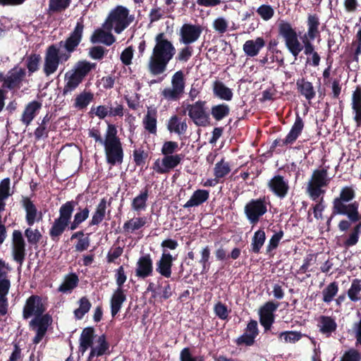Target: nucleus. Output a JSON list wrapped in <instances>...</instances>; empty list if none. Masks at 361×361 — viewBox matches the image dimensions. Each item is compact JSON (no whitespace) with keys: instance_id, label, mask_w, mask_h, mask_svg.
<instances>
[{"instance_id":"f257e3e1","label":"nucleus","mask_w":361,"mask_h":361,"mask_svg":"<svg viewBox=\"0 0 361 361\" xmlns=\"http://www.w3.org/2000/svg\"><path fill=\"white\" fill-rule=\"evenodd\" d=\"M78 202L75 200L67 201L61 204L59 210V216L54 219L49 230V235L53 241H58L66 230L74 231L82 223L87 220L90 215V208L86 206L83 208L79 207L73 216V214Z\"/></svg>"},{"instance_id":"f03ea898","label":"nucleus","mask_w":361,"mask_h":361,"mask_svg":"<svg viewBox=\"0 0 361 361\" xmlns=\"http://www.w3.org/2000/svg\"><path fill=\"white\" fill-rule=\"evenodd\" d=\"M154 41L147 68L152 75H158L166 71L167 65L176 54V48L164 32L157 34Z\"/></svg>"},{"instance_id":"7ed1b4c3","label":"nucleus","mask_w":361,"mask_h":361,"mask_svg":"<svg viewBox=\"0 0 361 361\" xmlns=\"http://www.w3.org/2000/svg\"><path fill=\"white\" fill-rule=\"evenodd\" d=\"M117 133L116 126L108 124L103 145L106 161L111 166L122 164L124 157L122 142Z\"/></svg>"},{"instance_id":"20e7f679","label":"nucleus","mask_w":361,"mask_h":361,"mask_svg":"<svg viewBox=\"0 0 361 361\" xmlns=\"http://www.w3.org/2000/svg\"><path fill=\"white\" fill-rule=\"evenodd\" d=\"M96 68V63H91L86 60L77 62L72 70L65 73V85L62 90V94L66 96L75 91L85 77Z\"/></svg>"},{"instance_id":"39448f33","label":"nucleus","mask_w":361,"mask_h":361,"mask_svg":"<svg viewBox=\"0 0 361 361\" xmlns=\"http://www.w3.org/2000/svg\"><path fill=\"white\" fill-rule=\"evenodd\" d=\"M355 197V190L353 185H346L341 189L339 195L332 202V213H345L354 216L359 211V203L356 201L351 202Z\"/></svg>"},{"instance_id":"423d86ee","label":"nucleus","mask_w":361,"mask_h":361,"mask_svg":"<svg viewBox=\"0 0 361 361\" xmlns=\"http://www.w3.org/2000/svg\"><path fill=\"white\" fill-rule=\"evenodd\" d=\"M278 35L283 38L288 51L296 59L303 50L296 29L290 23L281 20L278 23Z\"/></svg>"},{"instance_id":"0eeeda50","label":"nucleus","mask_w":361,"mask_h":361,"mask_svg":"<svg viewBox=\"0 0 361 361\" xmlns=\"http://www.w3.org/2000/svg\"><path fill=\"white\" fill-rule=\"evenodd\" d=\"M329 182L327 169H315L307 182L306 192L313 201L318 202L319 197L324 196L325 193L323 188H326Z\"/></svg>"},{"instance_id":"6e6552de","label":"nucleus","mask_w":361,"mask_h":361,"mask_svg":"<svg viewBox=\"0 0 361 361\" xmlns=\"http://www.w3.org/2000/svg\"><path fill=\"white\" fill-rule=\"evenodd\" d=\"M70 59L69 54H60L59 48L54 44L49 46L45 52L43 71L47 76L54 73L60 62L67 61Z\"/></svg>"},{"instance_id":"1a4fd4ad","label":"nucleus","mask_w":361,"mask_h":361,"mask_svg":"<svg viewBox=\"0 0 361 361\" xmlns=\"http://www.w3.org/2000/svg\"><path fill=\"white\" fill-rule=\"evenodd\" d=\"M267 204L266 196L252 199L245 204L244 213L251 224H257L261 217L267 212Z\"/></svg>"},{"instance_id":"9d476101","label":"nucleus","mask_w":361,"mask_h":361,"mask_svg":"<svg viewBox=\"0 0 361 361\" xmlns=\"http://www.w3.org/2000/svg\"><path fill=\"white\" fill-rule=\"evenodd\" d=\"M133 16H129V10L123 6H117L109 15L107 24L112 27L114 24V31L117 34L123 32L133 20Z\"/></svg>"},{"instance_id":"9b49d317","label":"nucleus","mask_w":361,"mask_h":361,"mask_svg":"<svg viewBox=\"0 0 361 361\" xmlns=\"http://www.w3.org/2000/svg\"><path fill=\"white\" fill-rule=\"evenodd\" d=\"M171 87H166L161 92L163 98L168 102L178 101L185 90L184 74L182 71L176 72L171 78Z\"/></svg>"},{"instance_id":"f8f14e48","label":"nucleus","mask_w":361,"mask_h":361,"mask_svg":"<svg viewBox=\"0 0 361 361\" xmlns=\"http://www.w3.org/2000/svg\"><path fill=\"white\" fill-rule=\"evenodd\" d=\"M206 104V101L198 100L186 106L188 116L197 126L206 127L210 123L209 114L207 111Z\"/></svg>"},{"instance_id":"ddd939ff","label":"nucleus","mask_w":361,"mask_h":361,"mask_svg":"<svg viewBox=\"0 0 361 361\" xmlns=\"http://www.w3.org/2000/svg\"><path fill=\"white\" fill-rule=\"evenodd\" d=\"M46 308L42 303V298L37 295H30L25 301L23 309V317L24 319H28L32 316H35L33 319H42Z\"/></svg>"},{"instance_id":"4468645a","label":"nucleus","mask_w":361,"mask_h":361,"mask_svg":"<svg viewBox=\"0 0 361 361\" xmlns=\"http://www.w3.org/2000/svg\"><path fill=\"white\" fill-rule=\"evenodd\" d=\"M84 28L83 18L81 17L78 19L75 27L66 40L64 42H60V45L62 46L63 44V47L66 51L65 54H69L71 56V54L76 50L77 47L82 42Z\"/></svg>"},{"instance_id":"2eb2a0df","label":"nucleus","mask_w":361,"mask_h":361,"mask_svg":"<svg viewBox=\"0 0 361 361\" xmlns=\"http://www.w3.org/2000/svg\"><path fill=\"white\" fill-rule=\"evenodd\" d=\"M279 305L278 302L268 301L259 309V320L260 324L264 328V333H268V331L271 330V325L274 324L275 320L274 312L276 311Z\"/></svg>"},{"instance_id":"dca6fc26","label":"nucleus","mask_w":361,"mask_h":361,"mask_svg":"<svg viewBox=\"0 0 361 361\" xmlns=\"http://www.w3.org/2000/svg\"><path fill=\"white\" fill-rule=\"evenodd\" d=\"M25 77V68L16 66L8 71L1 89L8 90H18L21 87Z\"/></svg>"},{"instance_id":"f3484780","label":"nucleus","mask_w":361,"mask_h":361,"mask_svg":"<svg viewBox=\"0 0 361 361\" xmlns=\"http://www.w3.org/2000/svg\"><path fill=\"white\" fill-rule=\"evenodd\" d=\"M303 128L304 122L302 118L298 114H297L295 122L285 139H276L272 142L270 149L273 150L277 146L283 147L288 145H293L301 135Z\"/></svg>"},{"instance_id":"a211bd4d","label":"nucleus","mask_w":361,"mask_h":361,"mask_svg":"<svg viewBox=\"0 0 361 361\" xmlns=\"http://www.w3.org/2000/svg\"><path fill=\"white\" fill-rule=\"evenodd\" d=\"M183 157L182 154L164 156L161 160L157 159L154 162L152 169L159 174L168 173L180 164Z\"/></svg>"},{"instance_id":"6ab92c4d","label":"nucleus","mask_w":361,"mask_h":361,"mask_svg":"<svg viewBox=\"0 0 361 361\" xmlns=\"http://www.w3.org/2000/svg\"><path fill=\"white\" fill-rule=\"evenodd\" d=\"M269 190L280 199L285 198L290 190L289 183L281 175H275L267 183Z\"/></svg>"},{"instance_id":"aec40b11","label":"nucleus","mask_w":361,"mask_h":361,"mask_svg":"<svg viewBox=\"0 0 361 361\" xmlns=\"http://www.w3.org/2000/svg\"><path fill=\"white\" fill-rule=\"evenodd\" d=\"M258 335L259 329L257 322L251 319L247 324L244 333L235 340V343L238 346H252L254 345L255 338Z\"/></svg>"},{"instance_id":"412c9836","label":"nucleus","mask_w":361,"mask_h":361,"mask_svg":"<svg viewBox=\"0 0 361 361\" xmlns=\"http://www.w3.org/2000/svg\"><path fill=\"white\" fill-rule=\"evenodd\" d=\"M13 259L22 266L25 257V242L21 231L14 230L12 235Z\"/></svg>"},{"instance_id":"4be33fe9","label":"nucleus","mask_w":361,"mask_h":361,"mask_svg":"<svg viewBox=\"0 0 361 361\" xmlns=\"http://www.w3.org/2000/svg\"><path fill=\"white\" fill-rule=\"evenodd\" d=\"M20 204L25 211V220L27 225L31 226L36 221L42 219V213L38 212L36 205L29 197L22 196Z\"/></svg>"},{"instance_id":"5701e85b","label":"nucleus","mask_w":361,"mask_h":361,"mask_svg":"<svg viewBox=\"0 0 361 361\" xmlns=\"http://www.w3.org/2000/svg\"><path fill=\"white\" fill-rule=\"evenodd\" d=\"M153 261L150 254L142 255L136 263L135 276L145 279L153 275Z\"/></svg>"},{"instance_id":"b1692460","label":"nucleus","mask_w":361,"mask_h":361,"mask_svg":"<svg viewBox=\"0 0 361 361\" xmlns=\"http://www.w3.org/2000/svg\"><path fill=\"white\" fill-rule=\"evenodd\" d=\"M52 323V318L49 314H45L42 319H32L30 326L37 327L36 334L32 339L34 344H38L45 336L48 327Z\"/></svg>"},{"instance_id":"393cba45","label":"nucleus","mask_w":361,"mask_h":361,"mask_svg":"<svg viewBox=\"0 0 361 361\" xmlns=\"http://www.w3.org/2000/svg\"><path fill=\"white\" fill-rule=\"evenodd\" d=\"M202 29L200 25L185 23L180 28V41L185 44H190L196 42L200 37Z\"/></svg>"},{"instance_id":"a878e982","label":"nucleus","mask_w":361,"mask_h":361,"mask_svg":"<svg viewBox=\"0 0 361 361\" xmlns=\"http://www.w3.org/2000/svg\"><path fill=\"white\" fill-rule=\"evenodd\" d=\"M176 259L171 254L164 250L160 259L156 263V271L165 278H170L173 262Z\"/></svg>"},{"instance_id":"bb28decb","label":"nucleus","mask_w":361,"mask_h":361,"mask_svg":"<svg viewBox=\"0 0 361 361\" xmlns=\"http://www.w3.org/2000/svg\"><path fill=\"white\" fill-rule=\"evenodd\" d=\"M42 104L37 100L29 102L25 107L20 118L21 122L28 126L41 109Z\"/></svg>"},{"instance_id":"cd10ccee","label":"nucleus","mask_w":361,"mask_h":361,"mask_svg":"<svg viewBox=\"0 0 361 361\" xmlns=\"http://www.w3.org/2000/svg\"><path fill=\"white\" fill-rule=\"evenodd\" d=\"M306 24L307 30L302 36H306L307 38L310 39H316L320 37V21L319 17L317 14H308Z\"/></svg>"},{"instance_id":"c85d7f7f","label":"nucleus","mask_w":361,"mask_h":361,"mask_svg":"<svg viewBox=\"0 0 361 361\" xmlns=\"http://www.w3.org/2000/svg\"><path fill=\"white\" fill-rule=\"evenodd\" d=\"M266 43L263 37H257L255 40H247L243 44V51L246 56L254 57L265 46Z\"/></svg>"},{"instance_id":"c756f323","label":"nucleus","mask_w":361,"mask_h":361,"mask_svg":"<svg viewBox=\"0 0 361 361\" xmlns=\"http://www.w3.org/2000/svg\"><path fill=\"white\" fill-rule=\"evenodd\" d=\"M11 287L8 279L0 280V315L5 316L8 312V302L7 295Z\"/></svg>"},{"instance_id":"7c9ffc66","label":"nucleus","mask_w":361,"mask_h":361,"mask_svg":"<svg viewBox=\"0 0 361 361\" xmlns=\"http://www.w3.org/2000/svg\"><path fill=\"white\" fill-rule=\"evenodd\" d=\"M126 300V295L123 288H116L114 292L111 300V314L114 317L121 310L123 303Z\"/></svg>"},{"instance_id":"2f4dec72","label":"nucleus","mask_w":361,"mask_h":361,"mask_svg":"<svg viewBox=\"0 0 361 361\" xmlns=\"http://www.w3.org/2000/svg\"><path fill=\"white\" fill-rule=\"evenodd\" d=\"M142 123L145 129L151 134L155 135L157 131V111L156 109L148 108L144 116Z\"/></svg>"},{"instance_id":"473e14b6","label":"nucleus","mask_w":361,"mask_h":361,"mask_svg":"<svg viewBox=\"0 0 361 361\" xmlns=\"http://www.w3.org/2000/svg\"><path fill=\"white\" fill-rule=\"evenodd\" d=\"M98 345L92 347L91 348L90 355L87 359V361H96L94 360V357H100L106 353L109 350V344L106 341V336L102 334L99 336L97 339Z\"/></svg>"},{"instance_id":"72a5a7b5","label":"nucleus","mask_w":361,"mask_h":361,"mask_svg":"<svg viewBox=\"0 0 361 361\" xmlns=\"http://www.w3.org/2000/svg\"><path fill=\"white\" fill-rule=\"evenodd\" d=\"M167 129L170 133L183 135L186 133L188 130V125L185 119L181 121V118L177 115H173L168 121Z\"/></svg>"},{"instance_id":"f704fd0d","label":"nucleus","mask_w":361,"mask_h":361,"mask_svg":"<svg viewBox=\"0 0 361 361\" xmlns=\"http://www.w3.org/2000/svg\"><path fill=\"white\" fill-rule=\"evenodd\" d=\"M209 197L208 190L198 189L196 190L190 197V199L183 205L184 208L198 207L207 202Z\"/></svg>"},{"instance_id":"c9c22d12","label":"nucleus","mask_w":361,"mask_h":361,"mask_svg":"<svg viewBox=\"0 0 361 361\" xmlns=\"http://www.w3.org/2000/svg\"><path fill=\"white\" fill-rule=\"evenodd\" d=\"M79 283L78 276L73 272L66 274L63 283L58 288V291L63 293H71Z\"/></svg>"},{"instance_id":"e433bc0d","label":"nucleus","mask_w":361,"mask_h":361,"mask_svg":"<svg viewBox=\"0 0 361 361\" xmlns=\"http://www.w3.org/2000/svg\"><path fill=\"white\" fill-rule=\"evenodd\" d=\"M90 41L93 44L100 42L106 46H110L116 41V38L111 32L98 29L92 35Z\"/></svg>"},{"instance_id":"4c0bfd02","label":"nucleus","mask_w":361,"mask_h":361,"mask_svg":"<svg viewBox=\"0 0 361 361\" xmlns=\"http://www.w3.org/2000/svg\"><path fill=\"white\" fill-rule=\"evenodd\" d=\"M296 86L298 92L305 97L307 100L310 101L314 98L316 92L312 82L302 78L297 80Z\"/></svg>"},{"instance_id":"58836bf2","label":"nucleus","mask_w":361,"mask_h":361,"mask_svg":"<svg viewBox=\"0 0 361 361\" xmlns=\"http://www.w3.org/2000/svg\"><path fill=\"white\" fill-rule=\"evenodd\" d=\"M94 337V329L93 327L85 328L80 337V350L82 353H85L89 348L93 345V341Z\"/></svg>"},{"instance_id":"ea45409f","label":"nucleus","mask_w":361,"mask_h":361,"mask_svg":"<svg viewBox=\"0 0 361 361\" xmlns=\"http://www.w3.org/2000/svg\"><path fill=\"white\" fill-rule=\"evenodd\" d=\"M106 210V200L105 198H102L93 212L92 219L88 223V226L91 227L100 224L105 218Z\"/></svg>"},{"instance_id":"a19ab883","label":"nucleus","mask_w":361,"mask_h":361,"mask_svg":"<svg viewBox=\"0 0 361 361\" xmlns=\"http://www.w3.org/2000/svg\"><path fill=\"white\" fill-rule=\"evenodd\" d=\"M148 197L149 187L147 185L142 190H141L138 195L133 198L131 203L132 209L137 212L145 211L147 208Z\"/></svg>"},{"instance_id":"79ce46f5","label":"nucleus","mask_w":361,"mask_h":361,"mask_svg":"<svg viewBox=\"0 0 361 361\" xmlns=\"http://www.w3.org/2000/svg\"><path fill=\"white\" fill-rule=\"evenodd\" d=\"M350 212L349 210H347L345 214L332 213V215H343L348 217V219H342L338 222V228L341 232H346L351 227L352 224L357 223L361 220V214L359 211H357V213L353 216L349 214Z\"/></svg>"},{"instance_id":"37998d69","label":"nucleus","mask_w":361,"mask_h":361,"mask_svg":"<svg viewBox=\"0 0 361 361\" xmlns=\"http://www.w3.org/2000/svg\"><path fill=\"white\" fill-rule=\"evenodd\" d=\"M319 331L329 336L337 329V324L335 319L329 316L322 315L319 319Z\"/></svg>"},{"instance_id":"c03bdc74","label":"nucleus","mask_w":361,"mask_h":361,"mask_svg":"<svg viewBox=\"0 0 361 361\" xmlns=\"http://www.w3.org/2000/svg\"><path fill=\"white\" fill-rule=\"evenodd\" d=\"M214 94L222 100L231 101L233 98L231 89L226 87L223 82L216 80L213 84Z\"/></svg>"},{"instance_id":"a18cd8bd","label":"nucleus","mask_w":361,"mask_h":361,"mask_svg":"<svg viewBox=\"0 0 361 361\" xmlns=\"http://www.w3.org/2000/svg\"><path fill=\"white\" fill-rule=\"evenodd\" d=\"M94 94L91 91H82L77 94L75 99L73 106L75 109L83 110L93 101Z\"/></svg>"},{"instance_id":"49530a36","label":"nucleus","mask_w":361,"mask_h":361,"mask_svg":"<svg viewBox=\"0 0 361 361\" xmlns=\"http://www.w3.org/2000/svg\"><path fill=\"white\" fill-rule=\"evenodd\" d=\"M266 240V234L263 228H259L255 232L250 245V251L255 254L260 253Z\"/></svg>"},{"instance_id":"de8ad7c7","label":"nucleus","mask_w":361,"mask_h":361,"mask_svg":"<svg viewBox=\"0 0 361 361\" xmlns=\"http://www.w3.org/2000/svg\"><path fill=\"white\" fill-rule=\"evenodd\" d=\"M241 253V250L238 247H234L230 254H227L226 250L221 245L215 251V257L219 261H224L228 259H237Z\"/></svg>"},{"instance_id":"09e8293b","label":"nucleus","mask_w":361,"mask_h":361,"mask_svg":"<svg viewBox=\"0 0 361 361\" xmlns=\"http://www.w3.org/2000/svg\"><path fill=\"white\" fill-rule=\"evenodd\" d=\"M147 224V217H137L131 219L126 221L123 224V230L125 232L133 233L135 231L139 230Z\"/></svg>"},{"instance_id":"8fccbe9b","label":"nucleus","mask_w":361,"mask_h":361,"mask_svg":"<svg viewBox=\"0 0 361 361\" xmlns=\"http://www.w3.org/2000/svg\"><path fill=\"white\" fill-rule=\"evenodd\" d=\"M230 113V108L226 104L214 105L211 108V115L216 121H220L227 117Z\"/></svg>"},{"instance_id":"3c124183","label":"nucleus","mask_w":361,"mask_h":361,"mask_svg":"<svg viewBox=\"0 0 361 361\" xmlns=\"http://www.w3.org/2000/svg\"><path fill=\"white\" fill-rule=\"evenodd\" d=\"M78 308L73 312L74 317L76 319H82L84 316L90 311L92 304L86 296H83L78 300Z\"/></svg>"},{"instance_id":"603ef678","label":"nucleus","mask_w":361,"mask_h":361,"mask_svg":"<svg viewBox=\"0 0 361 361\" xmlns=\"http://www.w3.org/2000/svg\"><path fill=\"white\" fill-rule=\"evenodd\" d=\"M347 294L352 302H357L361 300V279H355L353 280Z\"/></svg>"},{"instance_id":"864d4df0","label":"nucleus","mask_w":361,"mask_h":361,"mask_svg":"<svg viewBox=\"0 0 361 361\" xmlns=\"http://www.w3.org/2000/svg\"><path fill=\"white\" fill-rule=\"evenodd\" d=\"M231 171L228 162L225 161L224 159L218 161L214 168V176L216 178L220 179L227 176Z\"/></svg>"},{"instance_id":"5fc2aeb1","label":"nucleus","mask_w":361,"mask_h":361,"mask_svg":"<svg viewBox=\"0 0 361 361\" xmlns=\"http://www.w3.org/2000/svg\"><path fill=\"white\" fill-rule=\"evenodd\" d=\"M338 291V286L336 281L330 283L323 290V301L326 303L331 302Z\"/></svg>"},{"instance_id":"6e6d98bb","label":"nucleus","mask_w":361,"mask_h":361,"mask_svg":"<svg viewBox=\"0 0 361 361\" xmlns=\"http://www.w3.org/2000/svg\"><path fill=\"white\" fill-rule=\"evenodd\" d=\"M302 338V334L299 331H286L279 334V341L283 343H295Z\"/></svg>"},{"instance_id":"4d7b16f0","label":"nucleus","mask_w":361,"mask_h":361,"mask_svg":"<svg viewBox=\"0 0 361 361\" xmlns=\"http://www.w3.org/2000/svg\"><path fill=\"white\" fill-rule=\"evenodd\" d=\"M71 0H49V10L52 13H61L68 8Z\"/></svg>"},{"instance_id":"13d9d810","label":"nucleus","mask_w":361,"mask_h":361,"mask_svg":"<svg viewBox=\"0 0 361 361\" xmlns=\"http://www.w3.org/2000/svg\"><path fill=\"white\" fill-rule=\"evenodd\" d=\"M40 61L39 54H31L27 57L25 63L30 75L38 71Z\"/></svg>"},{"instance_id":"bf43d9fd","label":"nucleus","mask_w":361,"mask_h":361,"mask_svg":"<svg viewBox=\"0 0 361 361\" xmlns=\"http://www.w3.org/2000/svg\"><path fill=\"white\" fill-rule=\"evenodd\" d=\"M284 235L283 231L280 228V230L277 232H275L274 234L271 237L269 240V243L266 247V253L269 254L273 250H276Z\"/></svg>"},{"instance_id":"052dcab7","label":"nucleus","mask_w":361,"mask_h":361,"mask_svg":"<svg viewBox=\"0 0 361 361\" xmlns=\"http://www.w3.org/2000/svg\"><path fill=\"white\" fill-rule=\"evenodd\" d=\"M343 246L348 248L355 245L360 239V234L355 231L353 228L348 235H343Z\"/></svg>"},{"instance_id":"680f3d73","label":"nucleus","mask_w":361,"mask_h":361,"mask_svg":"<svg viewBox=\"0 0 361 361\" xmlns=\"http://www.w3.org/2000/svg\"><path fill=\"white\" fill-rule=\"evenodd\" d=\"M257 14L265 21L271 19L274 15V10L271 6L262 4L256 10Z\"/></svg>"},{"instance_id":"e2e57ef3","label":"nucleus","mask_w":361,"mask_h":361,"mask_svg":"<svg viewBox=\"0 0 361 361\" xmlns=\"http://www.w3.org/2000/svg\"><path fill=\"white\" fill-rule=\"evenodd\" d=\"M25 235L30 245H37L42 237L38 229L33 230L31 228L25 229Z\"/></svg>"},{"instance_id":"0e129e2a","label":"nucleus","mask_w":361,"mask_h":361,"mask_svg":"<svg viewBox=\"0 0 361 361\" xmlns=\"http://www.w3.org/2000/svg\"><path fill=\"white\" fill-rule=\"evenodd\" d=\"M214 312L221 320H226L228 317L229 310L227 306L221 301L217 302L214 307Z\"/></svg>"},{"instance_id":"69168bd1","label":"nucleus","mask_w":361,"mask_h":361,"mask_svg":"<svg viewBox=\"0 0 361 361\" xmlns=\"http://www.w3.org/2000/svg\"><path fill=\"white\" fill-rule=\"evenodd\" d=\"M178 149V144L177 142L166 141L162 145L161 152L164 156L174 155L173 153H175Z\"/></svg>"},{"instance_id":"338daca9","label":"nucleus","mask_w":361,"mask_h":361,"mask_svg":"<svg viewBox=\"0 0 361 361\" xmlns=\"http://www.w3.org/2000/svg\"><path fill=\"white\" fill-rule=\"evenodd\" d=\"M133 156L135 165L142 166L145 164L146 159L148 157V153L143 149H135Z\"/></svg>"},{"instance_id":"774afa93","label":"nucleus","mask_w":361,"mask_h":361,"mask_svg":"<svg viewBox=\"0 0 361 361\" xmlns=\"http://www.w3.org/2000/svg\"><path fill=\"white\" fill-rule=\"evenodd\" d=\"M340 361H361V353L356 349L350 348L344 353Z\"/></svg>"}]
</instances>
